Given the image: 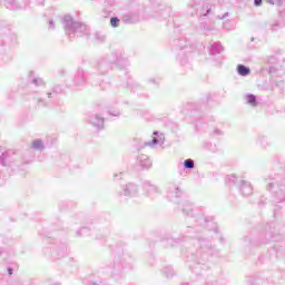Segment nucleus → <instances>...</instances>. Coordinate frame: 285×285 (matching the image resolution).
Instances as JSON below:
<instances>
[{"label":"nucleus","instance_id":"f257e3e1","mask_svg":"<svg viewBox=\"0 0 285 285\" xmlns=\"http://www.w3.org/2000/svg\"><path fill=\"white\" fill-rule=\"evenodd\" d=\"M237 72L242 77H246V75H250V69L244 65H238L237 66Z\"/></svg>","mask_w":285,"mask_h":285},{"label":"nucleus","instance_id":"f03ea898","mask_svg":"<svg viewBox=\"0 0 285 285\" xmlns=\"http://www.w3.org/2000/svg\"><path fill=\"white\" fill-rule=\"evenodd\" d=\"M247 101H248V104H250L253 106H257V98L255 97V95H248Z\"/></svg>","mask_w":285,"mask_h":285},{"label":"nucleus","instance_id":"7ed1b4c3","mask_svg":"<svg viewBox=\"0 0 285 285\" xmlns=\"http://www.w3.org/2000/svg\"><path fill=\"white\" fill-rule=\"evenodd\" d=\"M185 168H195V163L191 159L185 160Z\"/></svg>","mask_w":285,"mask_h":285},{"label":"nucleus","instance_id":"20e7f679","mask_svg":"<svg viewBox=\"0 0 285 285\" xmlns=\"http://www.w3.org/2000/svg\"><path fill=\"white\" fill-rule=\"evenodd\" d=\"M110 24L112 26V28H118L119 27L118 18H111L110 19Z\"/></svg>","mask_w":285,"mask_h":285},{"label":"nucleus","instance_id":"39448f33","mask_svg":"<svg viewBox=\"0 0 285 285\" xmlns=\"http://www.w3.org/2000/svg\"><path fill=\"white\" fill-rule=\"evenodd\" d=\"M32 147L33 148H41V141H39V140L33 141Z\"/></svg>","mask_w":285,"mask_h":285},{"label":"nucleus","instance_id":"423d86ee","mask_svg":"<svg viewBox=\"0 0 285 285\" xmlns=\"http://www.w3.org/2000/svg\"><path fill=\"white\" fill-rule=\"evenodd\" d=\"M255 6H259L262 3V0H254Z\"/></svg>","mask_w":285,"mask_h":285},{"label":"nucleus","instance_id":"0eeeda50","mask_svg":"<svg viewBox=\"0 0 285 285\" xmlns=\"http://www.w3.org/2000/svg\"><path fill=\"white\" fill-rule=\"evenodd\" d=\"M9 275H12V269H9Z\"/></svg>","mask_w":285,"mask_h":285}]
</instances>
